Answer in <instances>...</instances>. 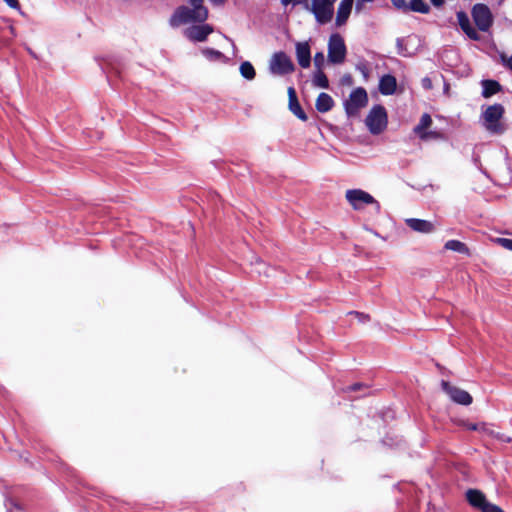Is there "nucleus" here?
Instances as JSON below:
<instances>
[{"instance_id": "1", "label": "nucleus", "mask_w": 512, "mask_h": 512, "mask_svg": "<svg viewBox=\"0 0 512 512\" xmlns=\"http://www.w3.org/2000/svg\"><path fill=\"white\" fill-rule=\"evenodd\" d=\"M505 113V109L502 104H493L488 106L481 113V123L483 127L494 135H501L505 132L506 126L501 122V119Z\"/></svg>"}, {"instance_id": "2", "label": "nucleus", "mask_w": 512, "mask_h": 512, "mask_svg": "<svg viewBox=\"0 0 512 512\" xmlns=\"http://www.w3.org/2000/svg\"><path fill=\"white\" fill-rule=\"evenodd\" d=\"M208 16L203 14V10H195L191 7L181 5L175 9L169 19V25L172 28L180 27L190 23H204Z\"/></svg>"}, {"instance_id": "3", "label": "nucleus", "mask_w": 512, "mask_h": 512, "mask_svg": "<svg viewBox=\"0 0 512 512\" xmlns=\"http://www.w3.org/2000/svg\"><path fill=\"white\" fill-rule=\"evenodd\" d=\"M337 0H311L306 4V10L311 12L320 25L329 23L334 15V4Z\"/></svg>"}, {"instance_id": "4", "label": "nucleus", "mask_w": 512, "mask_h": 512, "mask_svg": "<svg viewBox=\"0 0 512 512\" xmlns=\"http://www.w3.org/2000/svg\"><path fill=\"white\" fill-rule=\"evenodd\" d=\"M365 124L373 135L382 133L388 124V115L384 106L374 105L365 119Z\"/></svg>"}, {"instance_id": "5", "label": "nucleus", "mask_w": 512, "mask_h": 512, "mask_svg": "<svg viewBox=\"0 0 512 512\" xmlns=\"http://www.w3.org/2000/svg\"><path fill=\"white\" fill-rule=\"evenodd\" d=\"M345 197L354 210H361L364 205H373L377 213L381 210L380 203L371 194L362 189H349L346 191Z\"/></svg>"}, {"instance_id": "6", "label": "nucleus", "mask_w": 512, "mask_h": 512, "mask_svg": "<svg viewBox=\"0 0 512 512\" xmlns=\"http://www.w3.org/2000/svg\"><path fill=\"white\" fill-rule=\"evenodd\" d=\"M466 499L473 508L480 512H504L501 507L489 502L485 494L478 489H468Z\"/></svg>"}, {"instance_id": "7", "label": "nucleus", "mask_w": 512, "mask_h": 512, "mask_svg": "<svg viewBox=\"0 0 512 512\" xmlns=\"http://www.w3.org/2000/svg\"><path fill=\"white\" fill-rule=\"evenodd\" d=\"M368 103V95L364 88L358 87L352 90L349 99L345 101L344 108L348 116H355L359 110Z\"/></svg>"}, {"instance_id": "8", "label": "nucleus", "mask_w": 512, "mask_h": 512, "mask_svg": "<svg viewBox=\"0 0 512 512\" xmlns=\"http://www.w3.org/2000/svg\"><path fill=\"white\" fill-rule=\"evenodd\" d=\"M346 45L342 36L338 33L332 34L328 42V60L333 64H340L346 57Z\"/></svg>"}, {"instance_id": "9", "label": "nucleus", "mask_w": 512, "mask_h": 512, "mask_svg": "<svg viewBox=\"0 0 512 512\" xmlns=\"http://www.w3.org/2000/svg\"><path fill=\"white\" fill-rule=\"evenodd\" d=\"M269 69L272 74L287 75L295 70V65L286 53L276 52L270 60Z\"/></svg>"}, {"instance_id": "10", "label": "nucleus", "mask_w": 512, "mask_h": 512, "mask_svg": "<svg viewBox=\"0 0 512 512\" xmlns=\"http://www.w3.org/2000/svg\"><path fill=\"white\" fill-rule=\"evenodd\" d=\"M473 20L480 31L486 32L492 26L493 18L485 4H476L472 9Z\"/></svg>"}, {"instance_id": "11", "label": "nucleus", "mask_w": 512, "mask_h": 512, "mask_svg": "<svg viewBox=\"0 0 512 512\" xmlns=\"http://www.w3.org/2000/svg\"><path fill=\"white\" fill-rule=\"evenodd\" d=\"M441 387L453 402L465 406L472 403V396L467 391L455 387L444 380L441 382Z\"/></svg>"}, {"instance_id": "12", "label": "nucleus", "mask_w": 512, "mask_h": 512, "mask_svg": "<svg viewBox=\"0 0 512 512\" xmlns=\"http://www.w3.org/2000/svg\"><path fill=\"white\" fill-rule=\"evenodd\" d=\"M213 32V27L210 24L192 25L187 27L183 34L192 42H203Z\"/></svg>"}, {"instance_id": "13", "label": "nucleus", "mask_w": 512, "mask_h": 512, "mask_svg": "<svg viewBox=\"0 0 512 512\" xmlns=\"http://www.w3.org/2000/svg\"><path fill=\"white\" fill-rule=\"evenodd\" d=\"M392 4L399 10L404 12L413 11L427 14L430 7L423 0H391Z\"/></svg>"}, {"instance_id": "14", "label": "nucleus", "mask_w": 512, "mask_h": 512, "mask_svg": "<svg viewBox=\"0 0 512 512\" xmlns=\"http://www.w3.org/2000/svg\"><path fill=\"white\" fill-rule=\"evenodd\" d=\"M354 0H341L337 12H336V19L335 24L337 27H341L349 19V16L351 14L352 8H353Z\"/></svg>"}, {"instance_id": "15", "label": "nucleus", "mask_w": 512, "mask_h": 512, "mask_svg": "<svg viewBox=\"0 0 512 512\" xmlns=\"http://www.w3.org/2000/svg\"><path fill=\"white\" fill-rule=\"evenodd\" d=\"M296 57L302 68H308L311 64V51L308 42L296 43Z\"/></svg>"}, {"instance_id": "16", "label": "nucleus", "mask_w": 512, "mask_h": 512, "mask_svg": "<svg viewBox=\"0 0 512 512\" xmlns=\"http://www.w3.org/2000/svg\"><path fill=\"white\" fill-rule=\"evenodd\" d=\"M405 223L410 229L419 233L428 234L435 230L434 224L428 220L408 218L405 220Z\"/></svg>"}, {"instance_id": "17", "label": "nucleus", "mask_w": 512, "mask_h": 512, "mask_svg": "<svg viewBox=\"0 0 512 512\" xmlns=\"http://www.w3.org/2000/svg\"><path fill=\"white\" fill-rule=\"evenodd\" d=\"M457 20L460 28L471 40H479L480 36L475 28L472 27L469 17L464 11L457 12Z\"/></svg>"}, {"instance_id": "18", "label": "nucleus", "mask_w": 512, "mask_h": 512, "mask_svg": "<svg viewBox=\"0 0 512 512\" xmlns=\"http://www.w3.org/2000/svg\"><path fill=\"white\" fill-rule=\"evenodd\" d=\"M397 88L396 78L391 74L383 75L379 80V92L382 95L389 96L393 95Z\"/></svg>"}, {"instance_id": "19", "label": "nucleus", "mask_w": 512, "mask_h": 512, "mask_svg": "<svg viewBox=\"0 0 512 512\" xmlns=\"http://www.w3.org/2000/svg\"><path fill=\"white\" fill-rule=\"evenodd\" d=\"M482 92L481 95L483 98H490L493 95L499 93L502 90V86L496 80L492 79H484L481 81Z\"/></svg>"}, {"instance_id": "20", "label": "nucleus", "mask_w": 512, "mask_h": 512, "mask_svg": "<svg viewBox=\"0 0 512 512\" xmlns=\"http://www.w3.org/2000/svg\"><path fill=\"white\" fill-rule=\"evenodd\" d=\"M432 124V118L428 113H424L419 123L414 127L413 131L414 133L421 139V140H428V133L426 131L427 128H429Z\"/></svg>"}, {"instance_id": "21", "label": "nucleus", "mask_w": 512, "mask_h": 512, "mask_svg": "<svg viewBox=\"0 0 512 512\" xmlns=\"http://www.w3.org/2000/svg\"><path fill=\"white\" fill-rule=\"evenodd\" d=\"M315 106L318 112L326 113L333 108L334 100L329 94L322 92L318 95Z\"/></svg>"}, {"instance_id": "22", "label": "nucleus", "mask_w": 512, "mask_h": 512, "mask_svg": "<svg viewBox=\"0 0 512 512\" xmlns=\"http://www.w3.org/2000/svg\"><path fill=\"white\" fill-rule=\"evenodd\" d=\"M444 248L447 250L455 251L460 254L469 255L470 251L467 245L459 240H448Z\"/></svg>"}, {"instance_id": "23", "label": "nucleus", "mask_w": 512, "mask_h": 512, "mask_svg": "<svg viewBox=\"0 0 512 512\" xmlns=\"http://www.w3.org/2000/svg\"><path fill=\"white\" fill-rule=\"evenodd\" d=\"M312 83L314 86L323 88V89H327L329 87L328 78L321 69L314 72L313 78H312Z\"/></svg>"}, {"instance_id": "24", "label": "nucleus", "mask_w": 512, "mask_h": 512, "mask_svg": "<svg viewBox=\"0 0 512 512\" xmlns=\"http://www.w3.org/2000/svg\"><path fill=\"white\" fill-rule=\"evenodd\" d=\"M239 71L241 76L249 81L253 80L256 76V71L249 61L242 62Z\"/></svg>"}, {"instance_id": "25", "label": "nucleus", "mask_w": 512, "mask_h": 512, "mask_svg": "<svg viewBox=\"0 0 512 512\" xmlns=\"http://www.w3.org/2000/svg\"><path fill=\"white\" fill-rule=\"evenodd\" d=\"M289 109L300 120L306 121L308 119L306 113L301 108L298 99L289 101Z\"/></svg>"}, {"instance_id": "26", "label": "nucleus", "mask_w": 512, "mask_h": 512, "mask_svg": "<svg viewBox=\"0 0 512 512\" xmlns=\"http://www.w3.org/2000/svg\"><path fill=\"white\" fill-rule=\"evenodd\" d=\"M203 56L209 61H220L225 58L224 54L213 48L202 49Z\"/></svg>"}, {"instance_id": "27", "label": "nucleus", "mask_w": 512, "mask_h": 512, "mask_svg": "<svg viewBox=\"0 0 512 512\" xmlns=\"http://www.w3.org/2000/svg\"><path fill=\"white\" fill-rule=\"evenodd\" d=\"M397 53L402 57H411L413 55L412 52L408 51V49L404 45V40L398 38L396 40Z\"/></svg>"}, {"instance_id": "28", "label": "nucleus", "mask_w": 512, "mask_h": 512, "mask_svg": "<svg viewBox=\"0 0 512 512\" xmlns=\"http://www.w3.org/2000/svg\"><path fill=\"white\" fill-rule=\"evenodd\" d=\"M192 9L198 11V9L203 10V14L208 16V9L203 5L204 0H188Z\"/></svg>"}, {"instance_id": "29", "label": "nucleus", "mask_w": 512, "mask_h": 512, "mask_svg": "<svg viewBox=\"0 0 512 512\" xmlns=\"http://www.w3.org/2000/svg\"><path fill=\"white\" fill-rule=\"evenodd\" d=\"M325 57L322 52H317L314 56V65L317 68V70L321 69L324 65Z\"/></svg>"}, {"instance_id": "30", "label": "nucleus", "mask_w": 512, "mask_h": 512, "mask_svg": "<svg viewBox=\"0 0 512 512\" xmlns=\"http://www.w3.org/2000/svg\"><path fill=\"white\" fill-rule=\"evenodd\" d=\"M360 390L368 391L369 387L362 383H355L346 388L347 392H354V391H360Z\"/></svg>"}, {"instance_id": "31", "label": "nucleus", "mask_w": 512, "mask_h": 512, "mask_svg": "<svg viewBox=\"0 0 512 512\" xmlns=\"http://www.w3.org/2000/svg\"><path fill=\"white\" fill-rule=\"evenodd\" d=\"M496 241L503 248L512 251V239H509V238H497Z\"/></svg>"}, {"instance_id": "32", "label": "nucleus", "mask_w": 512, "mask_h": 512, "mask_svg": "<svg viewBox=\"0 0 512 512\" xmlns=\"http://www.w3.org/2000/svg\"><path fill=\"white\" fill-rule=\"evenodd\" d=\"M492 434H493V436L495 438H497L498 440H500L502 442H510L511 441V438L506 436V435H504V434H501V433H498V432L497 433H492Z\"/></svg>"}, {"instance_id": "33", "label": "nucleus", "mask_w": 512, "mask_h": 512, "mask_svg": "<svg viewBox=\"0 0 512 512\" xmlns=\"http://www.w3.org/2000/svg\"><path fill=\"white\" fill-rule=\"evenodd\" d=\"M350 314H355L356 316H358V317H359V320H360L361 322H365V321H368V320H369V316H368V315H365V314L360 313V312H356V311H354V312H350Z\"/></svg>"}, {"instance_id": "34", "label": "nucleus", "mask_w": 512, "mask_h": 512, "mask_svg": "<svg viewBox=\"0 0 512 512\" xmlns=\"http://www.w3.org/2000/svg\"><path fill=\"white\" fill-rule=\"evenodd\" d=\"M4 2H6V4L11 7V8H14V9H17L19 8V2L18 0H3Z\"/></svg>"}, {"instance_id": "35", "label": "nucleus", "mask_w": 512, "mask_h": 512, "mask_svg": "<svg viewBox=\"0 0 512 512\" xmlns=\"http://www.w3.org/2000/svg\"><path fill=\"white\" fill-rule=\"evenodd\" d=\"M365 2L366 1L356 0V4H355V11H356V13H360L362 11Z\"/></svg>"}, {"instance_id": "36", "label": "nucleus", "mask_w": 512, "mask_h": 512, "mask_svg": "<svg viewBox=\"0 0 512 512\" xmlns=\"http://www.w3.org/2000/svg\"><path fill=\"white\" fill-rule=\"evenodd\" d=\"M288 95H289V101H292V100H296L297 99V96H296V92L294 90L293 87H289L288 89Z\"/></svg>"}, {"instance_id": "37", "label": "nucleus", "mask_w": 512, "mask_h": 512, "mask_svg": "<svg viewBox=\"0 0 512 512\" xmlns=\"http://www.w3.org/2000/svg\"><path fill=\"white\" fill-rule=\"evenodd\" d=\"M303 5L304 9H306V4H310L307 0H294L292 2V5L293 6H296V5Z\"/></svg>"}, {"instance_id": "38", "label": "nucleus", "mask_w": 512, "mask_h": 512, "mask_svg": "<svg viewBox=\"0 0 512 512\" xmlns=\"http://www.w3.org/2000/svg\"><path fill=\"white\" fill-rule=\"evenodd\" d=\"M215 6H221L225 3L226 0H209Z\"/></svg>"}, {"instance_id": "39", "label": "nucleus", "mask_w": 512, "mask_h": 512, "mask_svg": "<svg viewBox=\"0 0 512 512\" xmlns=\"http://www.w3.org/2000/svg\"><path fill=\"white\" fill-rule=\"evenodd\" d=\"M431 3L435 6V7H440L443 5L444 3V0H430Z\"/></svg>"}, {"instance_id": "40", "label": "nucleus", "mask_w": 512, "mask_h": 512, "mask_svg": "<svg viewBox=\"0 0 512 512\" xmlns=\"http://www.w3.org/2000/svg\"><path fill=\"white\" fill-rule=\"evenodd\" d=\"M428 133V139H431V138H437L439 135L437 132H434V131H427Z\"/></svg>"}, {"instance_id": "41", "label": "nucleus", "mask_w": 512, "mask_h": 512, "mask_svg": "<svg viewBox=\"0 0 512 512\" xmlns=\"http://www.w3.org/2000/svg\"><path fill=\"white\" fill-rule=\"evenodd\" d=\"M423 86L424 87H430L431 86V82L428 78H425L423 79Z\"/></svg>"}, {"instance_id": "42", "label": "nucleus", "mask_w": 512, "mask_h": 512, "mask_svg": "<svg viewBox=\"0 0 512 512\" xmlns=\"http://www.w3.org/2000/svg\"><path fill=\"white\" fill-rule=\"evenodd\" d=\"M294 0H281V4L283 6H288L289 4H292Z\"/></svg>"}, {"instance_id": "43", "label": "nucleus", "mask_w": 512, "mask_h": 512, "mask_svg": "<svg viewBox=\"0 0 512 512\" xmlns=\"http://www.w3.org/2000/svg\"><path fill=\"white\" fill-rule=\"evenodd\" d=\"M8 501H9V503L11 504V506H13V507H14V508H16V509H19L18 505H17V504H15L12 500H8Z\"/></svg>"}, {"instance_id": "44", "label": "nucleus", "mask_w": 512, "mask_h": 512, "mask_svg": "<svg viewBox=\"0 0 512 512\" xmlns=\"http://www.w3.org/2000/svg\"><path fill=\"white\" fill-rule=\"evenodd\" d=\"M358 69H360V70H361V72H362L365 76L367 75V73H366V68H365V67H364V68H360V67H358Z\"/></svg>"}]
</instances>
